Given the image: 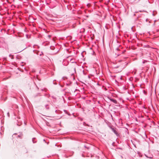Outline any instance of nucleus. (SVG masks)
Instances as JSON below:
<instances>
[{"mask_svg": "<svg viewBox=\"0 0 159 159\" xmlns=\"http://www.w3.org/2000/svg\"><path fill=\"white\" fill-rule=\"evenodd\" d=\"M150 158H152V157H150Z\"/></svg>", "mask_w": 159, "mask_h": 159, "instance_id": "9d476101", "label": "nucleus"}, {"mask_svg": "<svg viewBox=\"0 0 159 159\" xmlns=\"http://www.w3.org/2000/svg\"><path fill=\"white\" fill-rule=\"evenodd\" d=\"M45 108L46 109H49V107H48V105H45Z\"/></svg>", "mask_w": 159, "mask_h": 159, "instance_id": "20e7f679", "label": "nucleus"}, {"mask_svg": "<svg viewBox=\"0 0 159 159\" xmlns=\"http://www.w3.org/2000/svg\"><path fill=\"white\" fill-rule=\"evenodd\" d=\"M112 131L117 136H118L119 135L117 133V131L116 130V129L115 128H111Z\"/></svg>", "mask_w": 159, "mask_h": 159, "instance_id": "f257e3e1", "label": "nucleus"}, {"mask_svg": "<svg viewBox=\"0 0 159 159\" xmlns=\"http://www.w3.org/2000/svg\"><path fill=\"white\" fill-rule=\"evenodd\" d=\"M35 139L34 138H33L32 139V141L33 143H34L36 142V141H34V139Z\"/></svg>", "mask_w": 159, "mask_h": 159, "instance_id": "7ed1b4c3", "label": "nucleus"}, {"mask_svg": "<svg viewBox=\"0 0 159 159\" xmlns=\"http://www.w3.org/2000/svg\"><path fill=\"white\" fill-rule=\"evenodd\" d=\"M42 54H43L42 52H41V54H39V55H40V56H41V55H42Z\"/></svg>", "mask_w": 159, "mask_h": 159, "instance_id": "6e6552de", "label": "nucleus"}, {"mask_svg": "<svg viewBox=\"0 0 159 159\" xmlns=\"http://www.w3.org/2000/svg\"><path fill=\"white\" fill-rule=\"evenodd\" d=\"M70 61L72 63H73L74 62V61H73V59H70Z\"/></svg>", "mask_w": 159, "mask_h": 159, "instance_id": "423d86ee", "label": "nucleus"}, {"mask_svg": "<svg viewBox=\"0 0 159 159\" xmlns=\"http://www.w3.org/2000/svg\"><path fill=\"white\" fill-rule=\"evenodd\" d=\"M109 99L111 101L113 102L114 103L116 104L117 103V101L116 100L111 98H109Z\"/></svg>", "mask_w": 159, "mask_h": 159, "instance_id": "f03ea898", "label": "nucleus"}, {"mask_svg": "<svg viewBox=\"0 0 159 159\" xmlns=\"http://www.w3.org/2000/svg\"><path fill=\"white\" fill-rule=\"evenodd\" d=\"M7 114L8 116H9V112L7 113Z\"/></svg>", "mask_w": 159, "mask_h": 159, "instance_id": "0eeeda50", "label": "nucleus"}, {"mask_svg": "<svg viewBox=\"0 0 159 159\" xmlns=\"http://www.w3.org/2000/svg\"><path fill=\"white\" fill-rule=\"evenodd\" d=\"M147 61L144 60L143 61L142 63H143L144 64V63L147 62Z\"/></svg>", "mask_w": 159, "mask_h": 159, "instance_id": "39448f33", "label": "nucleus"}, {"mask_svg": "<svg viewBox=\"0 0 159 159\" xmlns=\"http://www.w3.org/2000/svg\"><path fill=\"white\" fill-rule=\"evenodd\" d=\"M11 54H10V55H9V56H10V57H11Z\"/></svg>", "mask_w": 159, "mask_h": 159, "instance_id": "1a4fd4ad", "label": "nucleus"}]
</instances>
